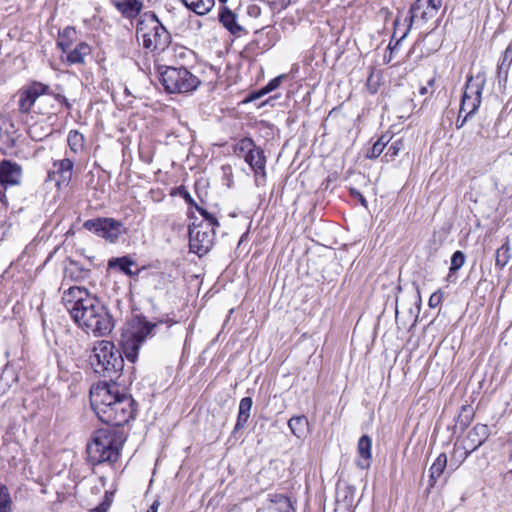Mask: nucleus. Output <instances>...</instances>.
I'll list each match as a JSON object with an SVG mask.
<instances>
[{
    "label": "nucleus",
    "instance_id": "f257e3e1",
    "mask_svg": "<svg viewBox=\"0 0 512 512\" xmlns=\"http://www.w3.org/2000/svg\"><path fill=\"white\" fill-rule=\"evenodd\" d=\"M62 303L73 321L86 332L96 337L109 334L113 327V319L105 305L86 288L62 285Z\"/></svg>",
    "mask_w": 512,
    "mask_h": 512
},
{
    "label": "nucleus",
    "instance_id": "f03ea898",
    "mask_svg": "<svg viewBox=\"0 0 512 512\" xmlns=\"http://www.w3.org/2000/svg\"><path fill=\"white\" fill-rule=\"evenodd\" d=\"M90 404L99 420L119 427L135 416V401L126 393L119 391L116 383H101L90 390Z\"/></svg>",
    "mask_w": 512,
    "mask_h": 512
},
{
    "label": "nucleus",
    "instance_id": "7ed1b4c3",
    "mask_svg": "<svg viewBox=\"0 0 512 512\" xmlns=\"http://www.w3.org/2000/svg\"><path fill=\"white\" fill-rule=\"evenodd\" d=\"M123 433L111 428L98 429L87 444V456L91 464L103 462L114 463L118 460L120 450L125 442Z\"/></svg>",
    "mask_w": 512,
    "mask_h": 512
},
{
    "label": "nucleus",
    "instance_id": "20e7f679",
    "mask_svg": "<svg viewBox=\"0 0 512 512\" xmlns=\"http://www.w3.org/2000/svg\"><path fill=\"white\" fill-rule=\"evenodd\" d=\"M166 323L168 326L177 323L171 319L159 320L158 322H149L144 317H134L130 324L121 335V354L126 359L134 363L138 358V352L141 344L145 341L147 336L151 335L153 331L161 324Z\"/></svg>",
    "mask_w": 512,
    "mask_h": 512
},
{
    "label": "nucleus",
    "instance_id": "39448f33",
    "mask_svg": "<svg viewBox=\"0 0 512 512\" xmlns=\"http://www.w3.org/2000/svg\"><path fill=\"white\" fill-rule=\"evenodd\" d=\"M90 364L95 373L111 381L120 376L124 367V360L121 352L114 344L107 340L97 341L90 355Z\"/></svg>",
    "mask_w": 512,
    "mask_h": 512
},
{
    "label": "nucleus",
    "instance_id": "423d86ee",
    "mask_svg": "<svg viewBox=\"0 0 512 512\" xmlns=\"http://www.w3.org/2000/svg\"><path fill=\"white\" fill-rule=\"evenodd\" d=\"M136 36L142 40L143 47L152 52L164 51L171 41L170 33L157 16L150 12L141 15L136 26Z\"/></svg>",
    "mask_w": 512,
    "mask_h": 512
},
{
    "label": "nucleus",
    "instance_id": "0eeeda50",
    "mask_svg": "<svg viewBox=\"0 0 512 512\" xmlns=\"http://www.w3.org/2000/svg\"><path fill=\"white\" fill-rule=\"evenodd\" d=\"M160 81L168 93H189L198 88L201 81L186 67L158 66Z\"/></svg>",
    "mask_w": 512,
    "mask_h": 512
},
{
    "label": "nucleus",
    "instance_id": "6e6552de",
    "mask_svg": "<svg viewBox=\"0 0 512 512\" xmlns=\"http://www.w3.org/2000/svg\"><path fill=\"white\" fill-rule=\"evenodd\" d=\"M83 227L110 243H116L119 237L126 233L123 222L109 217H97L86 220L83 223Z\"/></svg>",
    "mask_w": 512,
    "mask_h": 512
},
{
    "label": "nucleus",
    "instance_id": "1a4fd4ad",
    "mask_svg": "<svg viewBox=\"0 0 512 512\" xmlns=\"http://www.w3.org/2000/svg\"><path fill=\"white\" fill-rule=\"evenodd\" d=\"M214 229L192 222L189 224V248L190 252L197 256H205L213 246Z\"/></svg>",
    "mask_w": 512,
    "mask_h": 512
},
{
    "label": "nucleus",
    "instance_id": "9d476101",
    "mask_svg": "<svg viewBox=\"0 0 512 512\" xmlns=\"http://www.w3.org/2000/svg\"><path fill=\"white\" fill-rule=\"evenodd\" d=\"M490 435V429L486 424H476L467 434L463 440L462 445L459 447L455 445V452H460L461 462L466 460L471 453L476 451L481 445L485 443Z\"/></svg>",
    "mask_w": 512,
    "mask_h": 512
},
{
    "label": "nucleus",
    "instance_id": "9b49d317",
    "mask_svg": "<svg viewBox=\"0 0 512 512\" xmlns=\"http://www.w3.org/2000/svg\"><path fill=\"white\" fill-rule=\"evenodd\" d=\"M50 94L48 85L33 81L18 92V108L22 113H29L39 96Z\"/></svg>",
    "mask_w": 512,
    "mask_h": 512
},
{
    "label": "nucleus",
    "instance_id": "f8f14e48",
    "mask_svg": "<svg viewBox=\"0 0 512 512\" xmlns=\"http://www.w3.org/2000/svg\"><path fill=\"white\" fill-rule=\"evenodd\" d=\"M108 265L110 268H118L121 272L131 277L138 276L155 268L153 264H139L132 258H111Z\"/></svg>",
    "mask_w": 512,
    "mask_h": 512
},
{
    "label": "nucleus",
    "instance_id": "ddd939ff",
    "mask_svg": "<svg viewBox=\"0 0 512 512\" xmlns=\"http://www.w3.org/2000/svg\"><path fill=\"white\" fill-rule=\"evenodd\" d=\"M91 258H87L84 262L69 258L68 262L64 267V279H70L73 281H80L87 279L90 275V268L92 263Z\"/></svg>",
    "mask_w": 512,
    "mask_h": 512
},
{
    "label": "nucleus",
    "instance_id": "4468645a",
    "mask_svg": "<svg viewBox=\"0 0 512 512\" xmlns=\"http://www.w3.org/2000/svg\"><path fill=\"white\" fill-rule=\"evenodd\" d=\"M22 178V167L13 161L2 160V186L19 185Z\"/></svg>",
    "mask_w": 512,
    "mask_h": 512
},
{
    "label": "nucleus",
    "instance_id": "2eb2a0df",
    "mask_svg": "<svg viewBox=\"0 0 512 512\" xmlns=\"http://www.w3.org/2000/svg\"><path fill=\"white\" fill-rule=\"evenodd\" d=\"M486 83L485 75L482 73H478L475 76H468L465 89L463 95H467L470 99H474L476 101H482V91L484 89Z\"/></svg>",
    "mask_w": 512,
    "mask_h": 512
},
{
    "label": "nucleus",
    "instance_id": "dca6fc26",
    "mask_svg": "<svg viewBox=\"0 0 512 512\" xmlns=\"http://www.w3.org/2000/svg\"><path fill=\"white\" fill-rule=\"evenodd\" d=\"M245 162L251 167V169L254 171L256 179L258 177L265 178L266 171V157L264 155V151L255 145L253 148V151L246 155Z\"/></svg>",
    "mask_w": 512,
    "mask_h": 512
},
{
    "label": "nucleus",
    "instance_id": "f3484780",
    "mask_svg": "<svg viewBox=\"0 0 512 512\" xmlns=\"http://www.w3.org/2000/svg\"><path fill=\"white\" fill-rule=\"evenodd\" d=\"M371 449L372 439L368 435L361 436L357 445L358 459L356 460V465L360 469L370 467L372 458Z\"/></svg>",
    "mask_w": 512,
    "mask_h": 512
},
{
    "label": "nucleus",
    "instance_id": "a211bd4d",
    "mask_svg": "<svg viewBox=\"0 0 512 512\" xmlns=\"http://www.w3.org/2000/svg\"><path fill=\"white\" fill-rule=\"evenodd\" d=\"M355 488L350 485L338 487L336 492V508L335 511L351 512L353 507Z\"/></svg>",
    "mask_w": 512,
    "mask_h": 512
},
{
    "label": "nucleus",
    "instance_id": "6ab92c4d",
    "mask_svg": "<svg viewBox=\"0 0 512 512\" xmlns=\"http://www.w3.org/2000/svg\"><path fill=\"white\" fill-rule=\"evenodd\" d=\"M53 167L54 170L49 173L50 178L53 174L59 177L58 182L69 183L71 181L74 167V162L72 159L64 158L62 160L54 161Z\"/></svg>",
    "mask_w": 512,
    "mask_h": 512
},
{
    "label": "nucleus",
    "instance_id": "aec40b11",
    "mask_svg": "<svg viewBox=\"0 0 512 512\" xmlns=\"http://www.w3.org/2000/svg\"><path fill=\"white\" fill-rule=\"evenodd\" d=\"M219 21L233 35H239L243 31L237 22V15L226 6L221 7Z\"/></svg>",
    "mask_w": 512,
    "mask_h": 512
},
{
    "label": "nucleus",
    "instance_id": "412c9836",
    "mask_svg": "<svg viewBox=\"0 0 512 512\" xmlns=\"http://www.w3.org/2000/svg\"><path fill=\"white\" fill-rule=\"evenodd\" d=\"M252 405H253V400L251 397H244L240 400L236 424L232 431L233 435H236V433L239 430L243 429L246 426V424L250 418V412L252 409Z\"/></svg>",
    "mask_w": 512,
    "mask_h": 512
},
{
    "label": "nucleus",
    "instance_id": "4be33fe9",
    "mask_svg": "<svg viewBox=\"0 0 512 512\" xmlns=\"http://www.w3.org/2000/svg\"><path fill=\"white\" fill-rule=\"evenodd\" d=\"M512 64V39L509 45L506 47L503 56L501 58L500 63L497 67V77L499 84H503L504 86L508 80L509 69Z\"/></svg>",
    "mask_w": 512,
    "mask_h": 512
},
{
    "label": "nucleus",
    "instance_id": "5701e85b",
    "mask_svg": "<svg viewBox=\"0 0 512 512\" xmlns=\"http://www.w3.org/2000/svg\"><path fill=\"white\" fill-rule=\"evenodd\" d=\"M91 53V47L86 42H80L73 50L67 54L69 64H83L85 57Z\"/></svg>",
    "mask_w": 512,
    "mask_h": 512
},
{
    "label": "nucleus",
    "instance_id": "b1692460",
    "mask_svg": "<svg viewBox=\"0 0 512 512\" xmlns=\"http://www.w3.org/2000/svg\"><path fill=\"white\" fill-rule=\"evenodd\" d=\"M446 466H447V455L445 453H441L434 460L433 464L430 467L429 488L434 487L437 479L443 474Z\"/></svg>",
    "mask_w": 512,
    "mask_h": 512
},
{
    "label": "nucleus",
    "instance_id": "393cba45",
    "mask_svg": "<svg viewBox=\"0 0 512 512\" xmlns=\"http://www.w3.org/2000/svg\"><path fill=\"white\" fill-rule=\"evenodd\" d=\"M114 5L124 16L128 18L138 15L142 8V2L140 0L115 1Z\"/></svg>",
    "mask_w": 512,
    "mask_h": 512
},
{
    "label": "nucleus",
    "instance_id": "a878e982",
    "mask_svg": "<svg viewBox=\"0 0 512 512\" xmlns=\"http://www.w3.org/2000/svg\"><path fill=\"white\" fill-rule=\"evenodd\" d=\"M182 2L198 15L207 14L215 5V0H182Z\"/></svg>",
    "mask_w": 512,
    "mask_h": 512
},
{
    "label": "nucleus",
    "instance_id": "bb28decb",
    "mask_svg": "<svg viewBox=\"0 0 512 512\" xmlns=\"http://www.w3.org/2000/svg\"><path fill=\"white\" fill-rule=\"evenodd\" d=\"M76 38V30L74 27L67 26L59 32L57 45L63 51L66 52L70 49Z\"/></svg>",
    "mask_w": 512,
    "mask_h": 512
},
{
    "label": "nucleus",
    "instance_id": "cd10ccee",
    "mask_svg": "<svg viewBox=\"0 0 512 512\" xmlns=\"http://www.w3.org/2000/svg\"><path fill=\"white\" fill-rule=\"evenodd\" d=\"M288 426L293 435L297 438H302L305 436L307 427H308V419L306 416H294L288 421Z\"/></svg>",
    "mask_w": 512,
    "mask_h": 512
},
{
    "label": "nucleus",
    "instance_id": "c85d7f7f",
    "mask_svg": "<svg viewBox=\"0 0 512 512\" xmlns=\"http://www.w3.org/2000/svg\"><path fill=\"white\" fill-rule=\"evenodd\" d=\"M474 418V409L471 405H463L456 418V427L464 431Z\"/></svg>",
    "mask_w": 512,
    "mask_h": 512
},
{
    "label": "nucleus",
    "instance_id": "c756f323",
    "mask_svg": "<svg viewBox=\"0 0 512 512\" xmlns=\"http://www.w3.org/2000/svg\"><path fill=\"white\" fill-rule=\"evenodd\" d=\"M84 142H85L84 136L79 131L71 130L68 133L67 143H68L70 150L73 153L77 154V153L81 152L84 148Z\"/></svg>",
    "mask_w": 512,
    "mask_h": 512
},
{
    "label": "nucleus",
    "instance_id": "7c9ffc66",
    "mask_svg": "<svg viewBox=\"0 0 512 512\" xmlns=\"http://www.w3.org/2000/svg\"><path fill=\"white\" fill-rule=\"evenodd\" d=\"M255 145L256 144L252 138L245 137V138L239 140L234 145V153L238 157H243L245 159L246 155H248L249 153H251V151H253V148L255 147Z\"/></svg>",
    "mask_w": 512,
    "mask_h": 512
},
{
    "label": "nucleus",
    "instance_id": "2f4dec72",
    "mask_svg": "<svg viewBox=\"0 0 512 512\" xmlns=\"http://www.w3.org/2000/svg\"><path fill=\"white\" fill-rule=\"evenodd\" d=\"M480 105L481 102L476 101L475 98L470 99L467 95H463L460 104V114L468 113L473 116L479 109Z\"/></svg>",
    "mask_w": 512,
    "mask_h": 512
},
{
    "label": "nucleus",
    "instance_id": "473e14b6",
    "mask_svg": "<svg viewBox=\"0 0 512 512\" xmlns=\"http://www.w3.org/2000/svg\"><path fill=\"white\" fill-rule=\"evenodd\" d=\"M465 258H451L449 273L446 277L447 282L455 283L457 281L456 272L464 265Z\"/></svg>",
    "mask_w": 512,
    "mask_h": 512
},
{
    "label": "nucleus",
    "instance_id": "72a5a7b5",
    "mask_svg": "<svg viewBox=\"0 0 512 512\" xmlns=\"http://www.w3.org/2000/svg\"><path fill=\"white\" fill-rule=\"evenodd\" d=\"M194 208L199 212V214L203 217V220L206 222V224H204V226H208L209 228H213V229H214V227H219L220 224H219L217 218L213 214H211L210 212H208L206 209L199 206L198 204H196V206Z\"/></svg>",
    "mask_w": 512,
    "mask_h": 512
},
{
    "label": "nucleus",
    "instance_id": "f704fd0d",
    "mask_svg": "<svg viewBox=\"0 0 512 512\" xmlns=\"http://www.w3.org/2000/svg\"><path fill=\"white\" fill-rule=\"evenodd\" d=\"M288 78V75L287 74H281L277 77H275L274 79H272L266 86H264L259 95H264V94H267L275 89H277L281 82L284 80V79H287Z\"/></svg>",
    "mask_w": 512,
    "mask_h": 512
},
{
    "label": "nucleus",
    "instance_id": "c9c22d12",
    "mask_svg": "<svg viewBox=\"0 0 512 512\" xmlns=\"http://www.w3.org/2000/svg\"><path fill=\"white\" fill-rule=\"evenodd\" d=\"M419 2H420V0H418L417 2H415V3L411 6V8H410L411 16H410V18H409V25H408V28H407V29H406V31L403 33V35L400 37V39L395 43V45H394V46H391V43L389 44V48H390L391 50L396 49V48H397V46L399 45V43H400V42H401V41H402V40L407 36L408 32L410 31V28H411L412 23H413V21H414V12L420 8V6H419Z\"/></svg>",
    "mask_w": 512,
    "mask_h": 512
},
{
    "label": "nucleus",
    "instance_id": "e433bc0d",
    "mask_svg": "<svg viewBox=\"0 0 512 512\" xmlns=\"http://www.w3.org/2000/svg\"><path fill=\"white\" fill-rule=\"evenodd\" d=\"M402 146L403 143L402 140L400 139L392 142L384 156L386 158V161L394 159L399 154V151L402 149Z\"/></svg>",
    "mask_w": 512,
    "mask_h": 512
},
{
    "label": "nucleus",
    "instance_id": "4c0bfd02",
    "mask_svg": "<svg viewBox=\"0 0 512 512\" xmlns=\"http://www.w3.org/2000/svg\"><path fill=\"white\" fill-rule=\"evenodd\" d=\"M293 2H295V0H268L270 8L274 12H280L286 9Z\"/></svg>",
    "mask_w": 512,
    "mask_h": 512
},
{
    "label": "nucleus",
    "instance_id": "58836bf2",
    "mask_svg": "<svg viewBox=\"0 0 512 512\" xmlns=\"http://www.w3.org/2000/svg\"><path fill=\"white\" fill-rule=\"evenodd\" d=\"M174 194L182 197L190 207H195L197 204L184 186L177 187Z\"/></svg>",
    "mask_w": 512,
    "mask_h": 512
},
{
    "label": "nucleus",
    "instance_id": "ea45409f",
    "mask_svg": "<svg viewBox=\"0 0 512 512\" xmlns=\"http://www.w3.org/2000/svg\"><path fill=\"white\" fill-rule=\"evenodd\" d=\"M11 503L12 501L8 494V490L4 485H2V512H12Z\"/></svg>",
    "mask_w": 512,
    "mask_h": 512
},
{
    "label": "nucleus",
    "instance_id": "a19ab883",
    "mask_svg": "<svg viewBox=\"0 0 512 512\" xmlns=\"http://www.w3.org/2000/svg\"><path fill=\"white\" fill-rule=\"evenodd\" d=\"M383 150V145L381 143L375 142L371 149L367 152L366 157L369 159H375L381 155Z\"/></svg>",
    "mask_w": 512,
    "mask_h": 512
},
{
    "label": "nucleus",
    "instance_id": "79ce46f5",
    "mask_svg": "<svg viewBox=\"0 0 512 512\" xmlns=\"http://www.w3.org/2000/svg\"><path fill=\"white\" fill-rule=\"evenodd\" d=\"M247 14L251 17V18H258L260 15H261V7L256 4V3H253V4H249L247 6Z\"/></svg>",
    "mask_w": 512,
    "mask_h": 512
},
{
    "label": "nucleus",
    "instance_id": "37998d69",
    "mask_svg": "<svg viewBox=\"0 0 512 512\" xmlns=\"http://www.w3.org/2000/svg\"><path fill=\"white\" fill-rule=\"evenodd\" d=\"M442 298H443V293L441 291H437V292L433 293L429 298V306L431 308L437 307L441 303Z\"/></svg>",
    "mask_w": 512,
    "mask_h": 512
},
{
    "label": "nucleus",
    "instance_id": "c03bdc74",
    "mask_svg": "<svg viewBox=\"0 0 512 512\" xmlns=\"http://www.w3.org/2000/svg\"><path fill=\"white\" fill-rule=\"evenodd\" d=\"M471 117L472 115L468 113H465L464 116H462V114L459 113L455 123L456 128L461 129Z\"/></svg>",
    "mask_w": 512,
    "mask_h": 512
},
{
    "label": "nucleus",
    "instance_id": "a18cd8bd",
    "mask_svg": "<svg viewBox=\"0 0 512 512\" xmlns=\"http://www.w3.org/2000/svg\"><path fill=\"white\" fill-rule=\"evenodd\" d=\"M350 194L351 196H353L354 198L358 199L359 202L364 206V207H367V200L366 198L355 188H351L350 189Z\"/></svg>",
    "mask_w": 512,
    "mask_h": 512
},
{
    "label": "nucleus",
    "instance_id": "49530a36",
    "mask_svg": "<svg viewBox=\"0 0 512 512\" xmlns=\"http://www.w3.org/2000/svg\"><path fill=\"white\" fill-rule=\"evenodd\" d=\"M111 500L105 495V500L95 509V512H106L110 507Z\"/></svg>",
    "mask_w": 512,
    "mask_h": 512
},
{
    "label": "nucleus",
    "instance_id": "de8ad7c7",
    "mask_svg": "<svg viewBox=\"0 0 512 512\" xmlns=\"http://www.w3.org/2000/svg\"><path fill=\"white\" fill-rule=\"evenodd\" d=\"M427 5L434 11H438L442 6V0H427Z\"/></svg>",
    "mask_w": 512,
    "mask_h": 512
},
{
    "label": "nucleus",
    "instance_id": "09e8293b",
    "mask_svg": "<svg viewBox=\"0 0 512 512\" xmlns=\"http://www.w3.org/2000/svg\"><path fill=\"white\" fill-rule=\"evenodd\" d=\"M9 366H10V362L8 361V363L6 364L5 368L2 370V376L3 375H10L11 376V381L12 382H16L18 380V377L16 374H14L13 372L10 371L9 369Z\"/></svg>",
    "mask_w": 512,
    "mask_h": 512
},
{
    "label": "nucleus",
    "instance_id": "8fccbe9b",
    "mask_svg": "<svg viewBox=\"0 0 512 512\" xmlns=\"http://www.w3.org/2000/svg\"><path fill=\"white\" fill-rule=\"evenodd\" d=\"M159 506H160V501L158 499H156L146 512H158Z\"/></svg>",
    "mask_w": 512,
    "mask_h": 512
},
{
    "label": "nucleus",
    "instance_id": "3c124183",
    "mask_svg": "<svg viewBox=\"0 0 512 512\" xmlns=\"http://www.w3.org/2000/svg\"><path fill=\"white\" fill-rule=\"evenodd\" d=\"M376 142L381 143L383 145V148H385L389 142V139H387V136L382 135Z\"/></svg>",
    "mask_w": 512,
    "mask_h": 512
},
{
    "label": "nucleus",
    "instance_id": "603ef678",
    "mask_svg": "<svg viewBox=\"0 0 512 512\" xmlns=\"http://www.w3.org/2000/svg\"><path fill=\"white\" fill-rule=\"evenodd\" d=\"M496 264L500 267H504L507 264V258H495Z\"/></svg>",
    "mask_w": 512,
    "mask_h": 512
},
{
    "label": "nucleus",
    "instance_id": "864d4df0",
    "mask_svg": "<svg viewBox=\"0 0 512 512\" xmlns=\"http://www.w3.org/2000/svg\"><path fill=\"white\" fill-rule=\"evenodd\" d=\"M56 99H57L58 101H63V102H64V104H65L68 108L70 107L69 102L67 101V99H66L64 96H62V95H57V96H56Z\"/></svg>",
    "mask_w": 512,
    "mask_h": 512
},
{
    "label": "nucleus",
    "instance_id": "5fc2aeb1",
    "mask_svg": "<svg viewBox=\"0 0 512 512\" xmlns=\"http://www.w3.org/2000/svg\"><path fill=\"white\" fill-rule=\"evenodd\" d=\"M379 13L383 15L385 18L388 17V15H390V11L388 8H382Z\"/></svg>",
    "mask_w": 512,
    "mask_h": 512
},
{
    "label": "nucleus",
    "instance_id": "6e6d98bb",
    "mask_svg": "<svg viewBox=\"0 0 512 512\" xmlns=\"http://www.w3.org/2000/svg\"><path fill=\"white\" fill-rule=\"evenodd\" d=\"M248 239V233H245L242 235V237L240 238V241H239V246L244 243L246 240Z\"/></svg>",
    "mask_w": 512,
    "mask_h": 512
},
{
    "label": "nucleus",
    "instance_id": "4d7b16f0",
    "mask_svg": "<svg viewBox=\"0 0 512 512\" xmlns=\"http://www.w3.org/2000/svg\"><path fill=\"white\" fill-rule=\"evenodd\" d=\"M280 498H281V500H283V501H284V503H285L286 507H287V508H290V506H291V505H290V501H289V499H288L287 497H284V496H281Z\"/></svg>",
    "mask_w": 512,
    "mask_h": 512
},
{
    "label": "nucleus",
    "instance_id": "13d9d810",
    "mask_svg": "<svg viewBox=\"0 0 512 512\" xmlns=\"http://www.w3.org/2000/svg\"><path fill=\"white\" fill-rule=\"evenodd\" d=\"M419 93H420L421 95H425V94H427V93H428V89H427V87H421V88H420V90H419Z\"/></svg>",
    "mask_w": 512,
    "mask_h": 512
},
{
    "label": "nucleus",
    "instance_id": "bf43d9fd",
    "mask_svg": "<svg viewBox=\"0 0 512 512\" xmlns=\"http://www.w3.org/2000/svg\"><path fill=\"white\" fill-rule=\"evenodd\" d=\"M452 256H464V253L460 250L455 251Z\"/></svg>",
    "mask_w": 512,
    "mask_h": 512
},
{
    "label": "nucleus",
    "instance_id": "052dcab7",
    "mask_svg": "<svg viewBox=\"0 0 512 512\" xmlns=\"http://www.w3.org/2000/svg\"><path fill=\"white\" fill-rule=\"evenodd\" d=\"M434 82H435V79H431V80H429V81H428V85H430V86H431V85H433V84H434Z\"/></svg>",
    "mask_w": 512,
    "mask_h": 512
},
{
    "label": "nucleus",
    "instance_id": "680f3d73",
    "mask_svg": "<svg viewBox=\"0 0 512 512\" xmlns=\"http://www.w3.org/2000/svg\"><path fill=\"white\" fill-rule=\"evenodd\" d=\"M426 15H427V13H426V12H423L422 17H423V18H425V17H426Z\"/></svg>",
    "mask_w": 512,
    "mask_h": 512
},
{
    "label": "nucleus",
    "instance_id": "e2e57ef3",
    "mask_svg": "<svg viewBox=\"0 0 512 512\" xmlns=\"http://www.w3.org/2000/svg\"><path fill=\"white\" fill-rule=\"evenodd\" d=\"M394 25H395V26H397V25H398V20H397V19L395 20Z\"/></svg>",
    "mask_w": 512,
    "mask_h": 512
},
{
    "label": "nucleus",
    "instance_id": "0e129e2a",
    "mask_svg": "<svg viewBox=\"0 0 512 512\" xmlns=\"http://www.w3.org/2000/svg\"><path fill=\"white\" fill-rule=\"evenodd\" d=\"M221 3H225L227 0H219Z\"/></svg>",
    "mask_w": 512,
    "mask_h": 512
}]
</instances>
